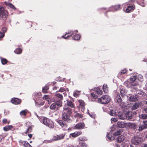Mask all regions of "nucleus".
I'll use <instances>...</instances> for the list:
<instances>
[{
    "label": "nucleus",
    "instance_id": "f257e3e1",
    "mask_svg": "<svg viewBox=\"0 0 147 147\" xmlns=\"http://www.w3.org/2000/svg\"><path fill=\"white\" fill-rule=\"evenodd\" d=\"M62 114V119L65 121L70 122L71 120L70 115L71 113V109L69 107L67 108L64 107Z\"/></svg>",
    "mask_w": 147,
    "mask_h": 147
},
{
    "label": "nucleus",
    "instance_id": "f03ea898",
    "mask_svg": "<svg viewBox=\"0 0 147 147\" xmlns=\"http://www.w3.org/2000/svg\"><path fill=\"white\" fill-rule=\"evenodd\" d=\"M111 100L110 97L108 95L102 96L98 99V101L102 104H105L108 103Z\"/></svg>",
    "mask_w": 147,
    "mask_h": 147
},
{
    "label": "nucleus",
    "instance_id": "7ed1b4c3",
    "mask_svg": "<svg viewBox=\"0 0 147 147\" xmlns=\"http://www.w3.org/2000/svg\"><path fill=\"white\" fill-rule=\"evenodd\" d=\"M125 124L130 128H135L136 127V125L133 123H128L125 124L121 121H119L117 123V125L119 128H123L125 126Z\"/></svg>",
    "mask_w": 147,
    "mask_h": 147
},
{
    "label": "nucleus",
    "instance_id": "20e7f679",
    "mask_svg": "<svg viewBox=\"0 0 147 147\" xmlns=\"http://www.w3.org/2000/svg\"><path fill=\"white\" fill-rule=\"evenodd\" d=\"M7 12L3 7H0V20H5L8 18Z\"/></svg>",
    "mask_w": 147,
    "mask_h": 147
},
{
    "label": "nucleus",
    "instance_id": "39448f33",
    "mask_svg": "<svg viewBox=\"0 0 147 147\" xmlns=\"http://www.w3.org/2000/svg\"><path fill=\"white\" fill-rule=\"evenodd\" d=\"M42 122L44 124L50 128H53L54 127V123L51 120L48 118L43 117L42 120Z\"/></svg>",
    "mask_w": 147,
    "mask_h": 147
},
{
    "label": "nucleus",
    "instance_id": "423d86ee",
    "mask_svg": "<svg viewBox=\"0 0 147 147\" xmlns=\"http://www.w3.org/2000/svg\"><path fill=\"white\" fill-rule=\"evenodd\" d=\"M130 81L133 86H135L138 84L137 77L136 76H131L130 79Z\"/></svg>",
    "mask_w": 147,
    "mask_h": 147
},
{
    "label": "nucleus",
    "instance_id": "0eeeda50",
    "mask_svg": "<svg viewBox=\"0 0 147 147\" xmlns=\"http://www.w3.org/2000/svg\"><path fill=\"white\" fill-rule=\"evenodd\" d=\"M62 102L61 101H59V103H53L50 106V108L51 109L53 110H57L58 109V107H61L62 106Z\"/></svg>",
    "mask_w": 147,
    "mask_h": 147
},
{
    "label": "nucleus",
    "instance_id": "6e6552de",
    "mask_svg": "<svg viewBox=\"0 0 147 147\" xmlns=\"http://www.w3.org/2000/svg\"><path fill=\"white\" fill-rule=\"evenodd\" d=\"M63 98V96L62 95L59 94H56L55 95V96L53 98L52 101L59 103V100L61 101Z\"/></svg>",
    "mask_w": 147,
    "mask_h": 147
},
{
    "label": "nucleus",
    "instance_id": "1a4fd4ad",
    "mask_svg": "<svg viewBox=\"0 0 147 147\" xmlns=\"http://www.w3.org/2000/svg\"><path fill=\"white\" fill-rule=\"evenodd\" d=\"M142 140L141 138L138 136H135L132 138L131 142L133 144L137 145Z\"/></svg>",
    "mask_w": 147,
    "mask_h": 147
},
{
    "label": "nucleus",
    "instance_id": "9d476101",
    "mask_svg": "<svg viewBox=\"0 0 147 147\" xmlns=\"http://www.w3.org/2000/svg\"><path fill=\"white\" fill-rule=\"evenodd\" d=\"M115 99L119 104V105L122 107H123L124 103L122 101L120 95L118 94L115 97Z\"/></svg>",
    "mask_w": 147,
    "mask_h": 147
},
{
    "label": "nucleus",
    "instance_id": "9b49d317",
    "mask_svg": "<svg viewBox=\"0 0 147 147\" xmlns=\"http://www.w3.org/2000/svg\"><path fill=\"white\" fill-rule=\"evenodd\" d=\"M139 99V97L138 95L135 94L132 95L129 97L128 98L130 101L135 102L137 101Z\"/></svg>",
    "mask_w": 147,
    "mask_h": 147
},
{
    "label": "nucleus",
    "instance_id": "f8f14e48",
    "mask_svg": "<svg viewBox=\"0 0 147 147\" xmlns=\"http://www.w3.org/2000/svg\"><path fill=\"white\" fill-rule=\"evenodd\" d=\"M64 137V136L63 134L59 135H56L53 137L51 141H57L63 139Z\"/></svg>",
    "mask_w": 147,
    "mask_h": 147
},
{
    "label": "nucleus",
    "instance_id": "ddd939ff",
    "mask_svg": "<svg viewBox=\"0 0 147 147\" xmlns=\"http://www.w3.org/2000/svg\"><path fill=\"white\" fill-rule=\"evenodd\" d=\"M85 126V125L83 123H80L77 124L75 126L74 128L77 129H82Z\"/></svg>",
    "mask_w": 147,
    "mask_h": 147
},
{
    "label": "nucleus",
    "instance_id": "4468645a",
    "mask_svg": "<svg viewBox=\"0 0 147 147\" xmlns=\"http://www.w3.org/2000/svg\"><path fill=\"white\" fill-rule=\"evenodd\" d=\"M11 101L12 103L15 105L19 104L21 102V100L17 98H12Z\"/></svg>",
    "mask_w": 147,
    "mask_h": 147
},
{
    "label": "nucleus",
    "instance_id": "2eb2a0df",
    "mask_svg": "<svg viewBox=\"0 0 147 147\" xmlns=\"http://www.w3.org/2000/svg\"><path fill=\"white\" fill-rule=\"evenodd\" d=\"M57 122L62 127L65 129L67 127V125L63 121L61 120H58L57 121Z\"/></svg>",
    "mask_w": 147,
    "mask_h": 147
},
{
    "label": "nucleus",
    "instance_id": "dca6fc26",
    "mask_svg": "<svg viewBox=\"0 0 147 147\" xmlns=\"http://www.w3.org/2000/svg\"><path fill=\"white\" fill-rule=\"evenodd\" d=\"M82 133V132L81 131H75L73 133L71 134L70 135L72 137H76L81 135Z\"/></svg>",
    "mask_w": 147,
    "mask_h": 147
},
{
    "label": "nucleus",
    "instance_id": "f3484780",
    "mask_svg": "<svg viewBox=\"0 0 147 147\" xmlns=\"http://www.w3.org/2000/svg\"><path fill=\"white\" fill-rule=\"evenodd\" d=\"M118 116L121 119H126V116L125 113H119L118 114Z\"/></svg>",
    "mask_w": 147,
    "mask_h": 147
},
{
    "label": "nucleus",
    "instance_id": "a211bd4d",
    "mask_svg": "<svg viewBox=\"0 0 147 147\" xmlns=\"http://www.w3.org/2000/svg\"><path fill=\"white\" fill-rule=\"evenodd\" d=\"M126 116V119H130L132 118V113L131 111H128L125 113Z\"/></svg>",
    "mask_w": 147,
    "mask_h": 147
},
{
    "label": "nucleus",
    "instance_id": "6ab92c4d",
    "mask_svg": "<svg viewBox=\"0 0 147 147\" xmlns=\"http://www.w3.org/2000/svg\"><path fill=\"white\" fill-rule=\"evenodd\" d=\"M111 9L113 11H117L120 9V5H118L114 6H112L111 7Z\"/></svg>",
    "mask_w": 147,
    "mask_h": 147
},
{
    "label": "nucleus",
    "instance_id": "aec40b11",
    "mask_svg": "<svg viewBox=\"0 0 147 147\" xmlns=\"http://www.w3.org/2000/svg\"><path fill=\"white\" fill-rule=\"evenodd\" d=\"M20 143L22 144L25 147H30V146L31 147V146L27 142L20 140Z\"/></svg>",
    "mask_w": 147,
    "mask_h": 147
},
{
    "label": "nucleus",
    "instance_id": "412c9836",
    "mask_svg": "<svg viewBox=\"0 0 147 147\" xmlns=\"http://www.w3.org/2000/svg\"><path fill=\"white\" fill-rule=\"evenodd\" d=\"M135 9L134 7L132 5L128 6L126 9V12L129 13L133 11Z\"/></svg>",
    "mask_w": 147,
    "mask_h": 147
},
{
    "label": "nucleus",
    "instance_id": "4be33fe9",
    "mask_svg": "<svg viewBox=\"0 0 147 147\" xmlns=\"http://www.w3.org/2000/svg\"><path fill=\"white\" fill-rule=\"evenodd\" d=\"M67 106L71 108L74 107L75 105L71 101L67 100Z\"/></svg>",
    "mask_w": 147,
    "mask_h": 147
},
{
    "label": "nucleus",
    "instance_id": "5701e85b",
    "mask_svg": "<svg viewBox=\"0 0 147 147\" xmlns=\"http://www.w3.org/2000/svg\"><path fill=\"white\" fill-rule=\"evenodd\" d=\"M79 103L80 107L83 110H84V108L85 104L83 101L82 100H80L78 101Z\"/></svg>",
    "mask_w": 147,
    "mask_h": 147
},
{
    "label": "nucleus",
    "instance_id": "b1692460",
    "mask_svg": "<svg viewBox=\"0 0 147 147\" xmlns=\"http://www.w3.org/2000/svg\"><path fill=\"white\" fill-rule=\"evenodd\" d=\"M112 133L110 132L107 135V137L108 140H113L115 138L112 136Z\"/></svg>",
    "mask_w": 147,
    "mask_h": 147
},
{
    "label": "nucleus",
    "instance_id": "393cba45",
    "mask_svg": "<svg viewBox=\"0 0 147 147\" xmlns=\"http://www.w3.org/2000/svg\"><path fill=\"white\" fill-rule=\"evenodd\" d=\"M125 138V137L124 136L121 135L118 137L117 141L118 142H123Z\"/></svg>",
    "mask_w": 147,
    "mask_h": 147
},
{
    "label": "nucleus",
    "instance_id": "a878e982",
    "mask_svg": "<svg viewBox=\"0 0 147 147\" xmlns=\"http://www.w3.org/2000/svg\"><path fill=\"white\" fill-rule=\"evenodd\" d=\"M43 98L44 99H45L50 104L51 103V100L53 99H52L51 100L50 98V96L49 95H45L43 97Z\"/></svg>",
    "mask_w": 147,
    "mask_h": 147
},
{
    "label": "nucleus",
    "instance_id": "bb28decb",
    "mask_svg": "<svg viewBox=\"0 0 147 147\" xmlns=\"http://www.w3.org/2000/svg\"><path fill=\"white\" fill-rule=\"evenodd\" d=\"M35 104L36 106L37 107H39L40 106L43 105L44 104V102H40V101L37 102L36 101H35Z\"/></svg>",
    "mask_w": 147,
    "mask_h": 147
},
{
    "label": "nucleus",
    "instance_id": "cd10ccee",
    "mask_svg": "<svg viewBox=\"0 0 147 147\" xmlns=\"http://www.w3.org/2000/svg\"><path fill=\"white\" fill-rule=\"evenodd\" d=\"M140 106V104L138 102L135 103L131 107L132 110H135L138 108Z\"/></svg>",
    "mask_w": 147,
    "mask_h": 147
},
{
    "label": "nucleus",
    "instance_id": "c85d7f7f",
    "mask_svg": "<svg viewBox=\"0 0 147 147\" xmlns=\"http://www.w3.org/2000/svg\"><path fill=\"white\" fill-rule=\"evenodd\" d=\"M124 84L128 88H130L133 86L131 84L130 82H129L128 81H126L124 83Z\"/></svg>",
    "mask_w": 147,
    "mask_h": 147
},
{
    "label": "nucleus",
    "instance_id": "c756f323",
    "mask_svg": "<svg viewBox=\"0 0 147 147\" xmlns=\"http://www.w3.org/2000/svg\"><path fill=\"white\" fill-rule=\"evenodd\" d=\"M76 114L74 115V117L75 118H82L83 117V115L79 113H77L76 111H74Z\"/></svg>",
    "mask_w": 147,
    "mask_h": 147
},
{
    "label": "nucleus",
    "instance_id": "7c9ffc66",
    "mask_svg": "<svg viewBox=\"0 0 147 147\" xmlns=\"http://www.w3.org/2000/svg\"><path fill=\"white\" fill-rule=\"evenodd\" d=\"M120 92L121 96H125L127 93L126 91L124 89L122 88L120 91Z\"/></svg>",
    "mask_w": 147,
    "mask_h": 147
},
{
    "label": "nucleus",
    "instance_id": "2f4dec72",
    "mask_svg": "<svg viewBox=\"0 0 147 147\" xmlns=\"http://www.w3.org/2000/svg\"><path fill=\"white\" fill-rule=\"evenodd\" d=\"M12 127L13 126L11 125L6 126L3 127V129L5 131H7L12 128Z\"/></svg>",
    "mask_w": 147,
    "mask_h": 147
},
{
    "label": "nucleus",
    "instance_id": "473e14b6",
    "mask_svg": "<svg viewBox=\"0 0 147 147\" xmlns=\"http://www.w3.org/2000/svg\"><path fill=\"white\" fill-rule=\"evenodd\" d=\"M5 4L7 6H8L9 7H10V8L13 9H16V8L15 7H14V6L11 3H8V2H5Z\"/></svg>",
    "mask_w": 147,
    "mask_h": 147
},
{
    "label": "nucleus",
    "instance_id": "72a5a7b5",
    "mask_svg": "<svg viewBox=\"0 0 147 147\" xmlns=\"http://www.w3.org/2000/svg\"><path fill=\"white\" fill-rule=\"evenodd\" d=\"M137 93L141 95L143 97H144L146 95V93L140 90H138L137 91Z\"/></svg>",
    "mask_w": 147,
    "mask_h": 147
},
{
    "label": "nucleus",
    "instance_id": "f704fd0d",
    "mask_svg": "<svg viewBox=\"0 0 147 147\" xmlns=\"http://www.w3.org/2000/svg\"><path fill=\"white\" fill-rule=\"evenodd\" d=\"M139 117L140 118L143 119H147V114H141L139 115Z\"/></svg>",
    "mask_w": 147,
    "mask_h": 147
},
{
    "label": "nucleus",
    "instance_id": "c9c22d12",
    "mask_svg": "<svg viewBox=\"0 0 147 147\" xmlns=\"http://www.w3.org/2000/svg\"><path fill=\"white\" fill-rule=\"evenodd\" d=\"M80 38V36L78 34H76L73 37V39L75 40H79Z\"/></svg>",
    "mask_w": 147,
    "mask_h": 147
},
{
    "label": "nucleus",
    "instance_id": "e433bc0d",
    "mask_svg": "<svg viewBox=\"0 0 147 147\" xmlns=\"http://www.w3.org/2000/svg\"><path fill=\"white\" fill-rule=\"evenodd\" d=\"M79 144L80 145L79 146H81L82 147H86L87 146V144L84 143L83 141H80L79 142Z\"/></svg>",
    "mask_w": 147,
    "mask_h": 147
},
{
    "label": "nucleus",
    "instance_id": "4c0bfd02",
    "mask_svg": "<svg viewBox=\"0 0 147 147\" xmlns=\"http://www.w3.org/2000/svg\"><path fill=\"white\" fill-rule=\"evenodd\" d=\"M109 114L112 116H115L116 115V113L114 110H111Z\"/></svg>",
    "mask_w": 147,
    "mask_h": 147
},
{
    "label": "nucleus",
    "instance_id": "58836bf2",
    "mask_svg": "<svg viewBox=\"0 0 147 147\" xmlns=\"http://www.w3.org/2000/svg\"><path fill=\"white\" fill-rule=\"evenodd\" d=\"M146 128H147L145 127V126L144 124L140 125V126L139 127L138 129L140 131H141L143 130L144 129Z\"/></svg>",
    "mask_w": 147,
    "mask_h": 147
},
{
    "label": "nucleus",
    "instance_id": "ea45409f",
    "mask_svg": "<svg viewBox=\"0 0 147 147\" xmlns=\"http://www.w3.org/2000/svg\"><path fill=\"white\" fill-rule=\"evenodd\" d=\"M22 51V50L20 48L17 49L14 51V52L17 54L20 53Z\"/></svg>",
    "mask_w": 147,
    "mask_h": 147
},
{
    "label": "nucleus",
    "instance_id": "a19ab883",
    "mask_svg": "<svg viewBox=\"0 0 147 147\" xmlns=\"http://www.w3.org/2000/svg\"><path fill=\"white\" fill-rule=\"evenodd\" d=\"M27 113V110H24L22 111L20 113V114L21 115L25 116Z\"/></svg>",
    "mask_w": 147,
    "mask_h": 147
},
{
    "label": "nucleus",
    "instance_id": "79ce46f5",
    "mask_svg": "<svg viewBox=\"0 0 147 147\" xmlns=\"http://www.w3.org/2000/svg\"><path fill=\"white\" fill-rule=\"evenodd\" d=\"M32 131V128L31 127H29L28 129H27L26 131L25 132V133L27 134V133H29L31 132Z\"/></svg>",
    "mask_w": 147,
    "mask_h": 147
},
{
    "label": "nucleus",
    "instance_id": "37998d69",
    "mask_svg": "<svg viewBox=\"0 0 147 147\" xmlns=\"http://www.w3.org/2000/svg\"><path fill=\"white\" fill-rule=\"evenodd\" d=\"M49 88V87L47 86L45 87L42 89V92L44 93H47V91Z\"/></svg>",
    "mask_w": 147,
    "mask_h": 147
},
{
    "label": "nucleus",
    "instance_id": "c03bdc74",
    "mask_svg": "<svg viewBox=\"0 0 147 147\" xmlns=\"http://www.w3.org/2000/svg\"><path fill=\"white\" fill-rule=\"evenodd\" d=\"M1 60L2 63L3 65H4L7 62V60L6 59L4 58H1Z\"/></svg>",
    "mask_w": 147,
    "mask_h": 147
},
{
    "label": "nucleus",
    "instance_id": "a18cd8bd",
    "mask_svg": "<svg viewBox=\"0 0 147 147\" xmlns=\"http://www.w3.org/2000/svg\"><path fill=\"white\" fill-rule=\"evenodd\" d=\"M139 3L140 5L142 6H144L145 5L144 0H139Z\"/></svg>",
    "mask_w": 147,
    "mask_h": 147
},
{
    "label": "nucleus",
    "instance_id": "49530a36",
    "mask_svg": "<svg viewBox=\"0 0 147 147\" xmlns=\"http://www.w3.org/2000/svg\"><path fill=\"white\" fill-rule=\"evenodd\" d=\"M73 32L72 31H70V32H69L68 33H66L65 35L63 36H62V37L63 38H64L65 39H67V37H68L69 36H67L66 37H65V36H66V35L67 34H71V35H72L73 33Z\"/></svg>",
    "mask_w": 147,
    "mask_h": 147
},
{
    "label": "nucleus",
    "instance_id": "de8ad7c7",
    "mask_svg": "<svg viewBox=\"0 0 147 147\" xmlns=\"http://www.w3.org/2000/svg\"><path fill=\"white\" fill-rule=\"evenodd\" d=\"M137 78L138 81H142L143 80V76L142 75H138Z\"/></svg>",
    "mask_w": 147,
    "mask_h": 147
},
{
    "label": "nucleus",
    "instance_id": "09e8293b",
    "mask_svg": "<svg viewBox=\"0 0 147 147\" xmlns=\"http://www.w3.org/2000/svg\"><path fill=\"white\" fill-rule=\"evenodd\" d=\"M96 92L97 94L99 95H102V91L99 89H97L96 90Z\"/></svg>",
    "mask_w": 147,
    "mask_h": 147
},
{
    "label": "nucleus",
    "instance_id": "8fccbe9b",
    "mask_svg": "<svg viewBox=\"0 0 147 147\" xmlns=\"http://www.w3.org/2000/svg\"><path fill=\"white\" fill-rule=\"evenodd\" d=\"M126 72V70L125 69H124L122 70H121L119 72V74H125Z\"/></svg>",
    "mask_w": 147,
    "mask_h": 147
},
{
    "label": "nucleus",
    "instance_id": "3c124183",
    "mask_svg": "<svg viewBox=\"0 0 147 147\" xmlns=\"http://www.w3.org/2000/svg\"><path fill=\"white\" fill-rule=\"evenodd\" d=\"M111 121L112 122V121L115 122L117 121V119L115 118H113L111 119Z\"/></svg>",
    "mask_w": 147,
    "mask_h": 147
},
{
    "label": "nucleus",
    "instance_id": "603ef678",
    "mask_svg": "<svg viewBox=\"0 0 147 147\" xmlns=\"http://www.w3.org/2000/svg\"><path fill=\"white\" fill-rule=\"evenodd\" d=\"M4 36V33L0 32V40Z\"/></svg>",
    "mask_w": 147,
    "mask_h": 147
},
{
    "label": "nucleus",
    "instance_id": "864d4df0",
    "mask_svg": "<svg viewBox=\"0 0 147 147\" xmlns=\"http://www.w3.org/2000/svg\"><path fill=\"white\" fill-rule=\"evenodd\" d=\"M92 96L94 98H96L97 97V95H95L93 93H91V94Z\"/></svg>",
    "mask_w": 147,
    "mask_h": 147
},
{
    "label": "nucleus",
    "instance_id": "5fc2aeb1",
    "mask_svg": "<svg viewBox=\"0 0 147 147\" xmlns=\"http://www.w3.org/2000/svg\"><path fill=\"white\" fill-rule=\"evenodd\" d=\"M103 91L105 93H107L108 91V88H103Z\"/></svg>",
    "mask_w": 147,
    "mask_h": 147
},
{
    "label": "nucleus",
    "instance_id": "6e6d98bb",
    "mask_svg": "<svg viewBox=\"0 0 147 147\" xmlns=\"http://www.w3.org/2000/svg\"><path fill=\"white\" fill-rule=\"evenodd\" d=\"M3 123H7V119H4L3 120ZM9 122H8V123H9Z\"/></svg>",
    "mask_w": 147,
    "mask_h": 147
},
{
    "label": "nucleus",
    "instance_id": "4d7b16f0",
    "mask_svg": "<svg viewBox=\"0 0 147 147\" xmlns=\"http://www.w3.org/2000/svg\"><path fill=\"white\" fill-rule=\"evenodd\" d=\"M120 134V133L119 131H117L114 134V135L115 136H117Z\"/></svg>",
    "mask_w": 147,
    "mask_h": 147
},
{
    "label": "nucleus",
    "instance_id": "13d9d810",
    "mask_svg": "<svg viewBox=\"0 0 147 147\" xmlns=\"http://www.w3.org/2000/svg\"><path fill=\"white\" fill-rule=\"evenodd\" d=\"M143 122L145 127L147 128V121H144Z\"/></svg>",
    "mask_w": 147,
    "mask_h": 147
},
{
    "label": "nucleus",
    "instance_id": "bf43d9fd",
    "mask_svg": "<svg viewBox=\"0 0 147 147\" xmlns=\"http://www.w3.org/2000/svg\"><path fill=\"white\" fill-rule=\"evenodd\" d=\"M2 30L3 32H6L7 29L5 27H3L2 28Z\"/></svg>",
    "mask_w": 147,
    "mask_h": 147
},
{
    "label": "nucleus",
    "instance_id": "052dcab7",
    "mask_svg": "<svg viewBox=\"0 0 147 147\" xmlns=\"http://www.w3.org/2000/svg\"><path fill=\"white\" fill-rule=\"evenodd\" d=\"M65 90L64 88H61L59 90V91L62 92Z\"/></svg>",
    "mask_w": 147,
    "mask_h": 147
},
{
    "label": "nucleus",
    "instance_id": "680f3d73",
    "mask_svg": "<svg viewBox=\"0 0 147 147\" xmlns=\"http://www.w3.org/2000/svg\"><path fill=\"white\" fill-rule=\"evenodd\" d=\"M74 96H75L76 97H78V94L76 93H74Z\"/></svg>",
    "mask_w": 147,
    "mask_h": 147
},
{
    "label": "nucleus",
    "instance_id": "e2e57ef3",
    "mask_svg": "<svg viewBox=\"0 0 147 147\" xmlns=\"http://www.w3.org/2000/svg\"><path fill=\"white\" fill-rule=\"evenodd\" d=\"M103 88H108L107 84H104L103 86Z\"/></svg>",
    "mask_w": 147,
    "mask_h": 147
},
{
    "label": "nucleus",
    "instance_id": "0e129e2a",
    "mask_svg": "<svg viewBox=\"0 0 147 147\" xmlns=\"http://www.w3.org/2000/svg\"><path fill=\"white\" fill-rule=\"evenodd\" d=\"M28 136L30 138V139H31L32 136V135L31 134H28Z\"/></svg>",
    "mask_w": 147,
    "mask_h": 147
},
{
    "label": "nucleus",
    "instance_id": "69168bd1",
    "mask_svg": "<svg viewBox=\"0 0 147 147\" xmlns=\"http://www.w3.org/2000/svg\"><path fill=\"white\" fill-rule=\"evenodd\" d=\"M3 137L2 135H0V141L1 140Z\"/></svg>",
    "mask_w": 147,
    "mask_h": 147
},
{
    "label": "nucleus",
    "instance_id": "338daca9",
    "mask_svg": "<svg viewBox=\"0 0 147 147\" xmlns=\"http://www.w3.org/2000/svg\"><path fill=\"white\" fill-rule=\"evenodd\" d=\"M79 140L80 141H83L82 140H83V139L82 138H79Z\"/></svg>",
    "mask_w": 147,
    "mask_h": 147
},
{
    "label": "nucleus",
    "instance_id": "774afa93",
    "mask_svg": "<svg viewBox=\"0 0 147 147\" xmlns=\"http://www.w3.org/2000/svg\"><path fill=\"white\" fill-rule=\"evenodd\" d=\"M144 111L146 113H147V108H144Z\"/></svg>",
    "mask_w": 147,
    "mask_h": 147
}]
</instances>
